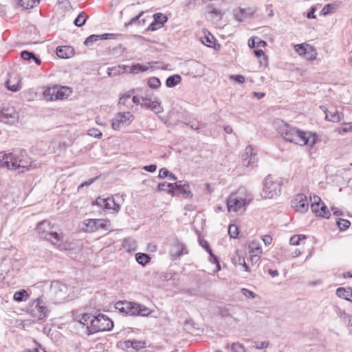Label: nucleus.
Segmentation results:
<instances>
[{
	"label": "nucleus",
	"instance_id": "nucleus-1",
	"mask_svg": "<svg viewBox=\"0 0 352 352\" xmlns=\"http://www.w3.org/2000/svg\"><path fill=\"white\" fill-rule=\"evenodd\" d=\"M279 133L286 140L300 146L307 145L313 147L317 140L315 133L291 127L287 124H283L279 129Z\"/></svg>",
	"mask_w": 352,
	"mask_h": 352
},
{
	"label": "nucleus",
	"instance_id": "nucleus-2",
	"mask_svg": "<svg viewBox=\"0 0 352 352\" xmlns=\"http://www.w3.org/2000/svg\"><path fill=\"white\" fill-rule=\"evenodd\" d=\"M26 152L21 149H14L12 153H0V166L8 169H16L21 168L22 171L29 170L31 168H35L36 164L30 163L28 164L26 162Z\"/></svg>",
	"mask_w": 352,
	"mask_h": 352
},
{
	"label": "nucleus",
	"instance_id": "nucleus-3",
	"mask_svg": "<svg viewBox=\"0 0 352 352\" xmlns=\"http://www.w3.org/2000/svg\"><path fill=\"white\" fill-rule=\"evenodd\" d=\"M253 199L250 194L244 188H240L237 191L230 194L227 199V209L229 212L242 214L247 206Z\"/></svg>",
	"mask_w": 352,
	"mask_h": 352
},
{
	"label": "nucleus",
	"instance_id": "nucleus-4",
	"mask_svg": "<svg viewBox=\"0 0 352 352\" xmlns=\"http://www.w3.org/2000/svg\"><path fill=\"white\" fill-rule=\"evenodd\" d=\"M36 232L40 238L46 240L53 246L59 248L63 240V235L54 230V224L48 220H43L36 226Z\"/></svg>",
	"mask_w": 352,
	"mask_h": 352
},
{
	"label": "nucleus",
	"instance_id": "nucleus-5",
	"mask_svg": "<svg viewBox=\"0 0 352 352\" xmlns=\"http://www.w3.org/2000/svg\"><path fill=\"white\" fill-rule=\"evenodd\" d=\"M115 308L120 313L129 316H147L151 311L144 305L129 301H118Z\"/></svg>",
	"mask_w": 352,
	"mask_h": 352
},
{
	"label": "nucleus",
	"instance_id": "nucleus-6",
	"mask_svg": "<svg viewBox=\"0 0 352 352\" xmlns=\"http://www.w3.org/2000/svg\"><path fill=\"white\" fill-rule=\"evenodd\" d=\"M283 179L272 175H267L263 182V194L265 199H273L281 192Z\"/></svg>",
	"mask_w": 352,
	"mask_h": 352
},
{
	"label": "nucleus",
	"instance_id": "nucleus-7",
	"mask_svg": "<svg viewBox=\"0 0 352 352\" xmlns=\"http://www.w3.org/2000/svg\"><path fill=\"white\" fill-rule=\"evenodd\" d=\"M139 97L140 98L139 104L142 108L153 111L156 114L163 111L161 102L148 90L144 91L139 88Z\"/></svg>",
	"mask_w": 352,
	"mask_h": 352
},
{
	"label": "nucleus",
	"instance_id": "nucleus-8",
	"mask_svg": "<svg viewBox=\"0 0 352 352\" xmlns=\"http://www.w3.org/2000/svg\"><path fill=\"white\" fill-rule=\"evenodd\" d=\"M113 327V322L107 316L100 314L93 316L90 320V326H87L88 335L99 331H110Z\"/></svg>",
	"mask_w": 352,
	"mask_h": 352
},
{
	"label": "nucleus",
	"instance_id": "nucleus-9",
	"mask_svg": "<svg viewBox=\"0 0 352 352\" xmlns=\"http://www.w3.org/2000/svg\"><path fill=\"white\" fill-rule=\"evenodd\" d=\"M110 221L102 219H87L83 221L81 229L85 232H95L99 229L107 230Z\"/></svg>",
	"mask_w": 352,
	"mask_h": 352
},
{
	"label": "nucleus",
	"instance_id": "nucleus-10",
	"mask_svg": "<svg viewBox=\"0 0 352 352\" xmlns=\"http://www.w3.org/2000/svg\"><path fill=\"white\" fill-rule=\"evenodd\" d=\"M140 98L139 97V88L131 89L123 94L119 99L118 104L125 107L127 109H131L134 105H138Z\"/></svg>",
	"mask_w": 352,
	"mask_h": 352
},
{
	"label": "nucleus",
	"instance_id": "nucleus-11",
	"mask_svg": "<svg viewBox=\"0 0 352 352\" xmlns=\"http://www.w3.org/2000/svg\"><path fill=\"white\" fill-rule=\"evenodd\" d=\"M51 291L54 295L56 302L60 303L68 297V287L66 284L56 280L51 284Z\"/></svg>",
	"mask_w": 352,
	"mask_h": 352
},
{
	"label": "nucleus",
	"instance_id": "nucleus-12",
	"mask_svg": "<svg viewBox=\"0 0 352 352\" xmlns=\"http://www.w3.org/2000/svg\"><path fill=\"white\" fill-rule=\"evenodd\" d=\"M19 116L14 107L0 102V120L6 123L13 124L18 120Z\"/></svg>",
	"mask_w": 352,
	"mask_h": 352
},
{
	"label": "nucleus",
	"instance_id": "nucleus-13",
	"mask_svg": "<svg viewBox=\"0 0 352 352\" xmlns=\"http://www.w3.org/2000/svg\"><path fill=\"white\" fill-rule=\"evenodd\" d=\"M225 12L217 3H210L205 7L204 15L210 21L221 20Z\"/></svg>",
	"mask_w": 352,
	"mask_h": 352
},
{
	"label": "nucleus",
	"instance_id": "nucleus-14",
	"mask_svg": "<svg viewBox=\"0 0 352 352\" xmlns=\"http://www.w3.org/2000/svg\"><path fill=\"white\" fill-rule=\"evenodd\" d=\"M133 120L130 112L118 113L112 120L111 126L114 130H119L122 126H126Z\"/></svg>",
	"mask_w": 352,
	"mask_h": 352
},
{
	"label": "nucleus",
	"instance_id": "nucleus-15",
	"mask_svg": "<svg viewBox=\"0 0 352 352\" xmlns=\"http://www.w3.org/2000/svg\"><path fill=\"white\" fill-rule=\"evenodd\" d=\"M296 52L300 55L304 56L308 60H313L316 58V50L308 44H298L295 47Z\"/></svg>",
	"mask_w": 352,
	"mask_h": 352
},
{
	"label": "nucleus",
	"instance_id": "nucleus-16",
	"mask_svg": "<svg viewBox=\"0 0 352 352\" xmlns=\"http://www.w3.org/2000/svg\"><path fill=\"white\" fill-rule=\"evenodd\" d=\"M47 308L44 305V302L37 299L31 306L30 314L37 320H43L47 316Z\"/></svg>",
	"mask_w": 352,
	"mask_h": 352
},
{
	"label": "nucleus",
	"instance_id": "nucleus-17",
	"mask_svg": "<svg viewBox=\"0 0 352 352\" xmlns=\"http://www.w3.org/2000/svg\"><path fill=\"white\" fill-rule=\"evenodd\" d=\"M292 207L299 212H305L309 208L307 196L304 194H298L291 201Z\"/></svg>",
	"mask_w": 352,
	"mask_h": 352
},
{
	"label": "nucleus",
	"instance_id": "nucleus-18",
	"mask_svg": "<svg viewBox=\"0 0 352 352\" xmlns=\"http://www.w3.org/2000/svg\"><path fill=\"white\" fill-rule=\"evenodd\" d=\"M241 158L243 165L246 167H253L258 160L256 153L252 146H248L245 148L244 153L241 155Z\"/></svg>",
	"mask_w": 352,
	"mask_h": 352
},
{
	"label": "nucleus",
	"instance_id": "nucleus-19",
	"mask_svg": "<svg viewBox=\"0 0 352 352\" xmlns=\"http://www.w3.org/2000/svg\"><path fill=\"white\" fill-rule=\"evenodd\" d=\"M96 204L104 209L113 210L115 212H118L120 210L119 204L115 202L114 199L112 197H108L106 198L98 197L96 199Z\"/></svg>",
	"mask_w": 352,
	"mask_h": 352
},
{
	"label": "nucleus",
	"instance_id": "nucleus-20",
	"mask_svg": "<svg viewBox=\"0 0 352 352\" xmlns=\"http://www.w3.org/2000/svg\"><path fill=\"white\" fill-rule=\"evenodd\" d=\"M184 245L183 243L178 241L177 240L174 241L170 245V254L173 259H177L179 258L184 250Z\"/></svg>",
	"mask_w": 352,
	"mask_h": 352
},
{
	"label": "nucleus",
	"instance_id": "nucleus-21",
	"mask_svg": "<svg viewBox=\"0 0 352 352\" xmlns=\"http://www.w3.org/2000/svg\"><path fill=\"white\" fill-rule=\"evenodd\" d=\"M173 191L179 193L186 195V197H192V194L190 190V186L188 183H184L182 181H179L173 184Z\"/></svg>",
	"mask_w": 352,
	"mask_h": 352
},
{
	"label": "nucleus",
	"instance_id": "nucleus-22",
	"mask_svg": "<svg viewBox=\"0 0 352 352\" xmlns=\"http://www.w3.org/2000/svg\"><path fill=\"white\" fill-rule=\"evenodd\" d=\"M56 55L61 58H68L74 54V48L70 46H59L56 50Z\"/></svg>",
	"mask_w": 352,
	"mask_h": 352
},
{
	"label": "nucleus",
	"instance_id": "nucleus-23",
	"mask_svg": "<svg viewBox=\"0 0 352 352\" xmlns=\"http://www.w3.org/2000/svg\"><path fill=\"white\" fill-rule=\"evenodd\" d=\"M114 38V34H103L101 35H96V34H92L88 36L84 44L85 45H90L94 42L98 41L100 39H112Z\"/></svg>",
	"mask_w": 352,
	"mask_h": 352
},
{
	"label": "nucleus",
	"instance_id": "nucleus-24",
	"mask_svg": "<svg viewBox=\"0 0 352 352\" xmlns=\"http://www.w3.org/2000/svg\"><path fill=\"white\" fill-rule=\"evenodd\" d=\"M56 100H64L67 98L72 93V89L68 87L55 85Z\"/></svg>",
	"mask_w": 352,
	"mask_h": 352
},
{
	"label": "nucleus",
	"instance_id": "nucleus-25",
	"mask_svg": "<svg viewBox=\"0 0 352 352\" xmlns=\"http://www.w3.org/2000/svg\"><path fill=\"white\" fill-rule=\"evenodd\" d=\"M128 67L126 65H118L107 69V74L109 76L114 77L121 74L127 73Z\"/></svg>",
	"mask_w": 352,
	"mask_h": 352
},
{
	"label": "nucleus",
	"instance_id": "nucleus-26",
	"mask_svg": "<svg viewBox=\"0 0 352 352\" xmlns=\"http://www.w3.org/2000/svg\"><path fill=\"white\" fill-rule=\"evenodd\" d=\"M336 295L341 298L352 302V288L351 287H338L336 289Z\"/></svg>",
	"mask_w": 352,
	"mask_h": 352
},
{
	"label": "nucleus",
	"instance_id": "nucleus-27",
	"mask_svg": "<svg viewBox=\"0 0 352 352\" xmlns=\"http://www.w3.org/2000/svg\"><path fill=\"white\" fill-rule=\"evenodd\" d=\"M8 89L12 91H18L21 89V80L19 78H9L6 82Z\"/></svg>",
	"mask_w": 352,
	"mask_h": 352
},
{
	"label": "nucleus",
	"instance_id": "nucleus-28",
	"mask_svg": "<svg viewBox=\"0 0 352 352\" xmlns=\"http://www.w3.org/2000/svg\"><path fill=\"white\" fill-rule=\"evenodd\" d=\"M56 87H55V85L51 87H45L43 91L45 100L48 101L57 100L56 97Z\"/></svg>",
	"mask_w": 352,
	"mask_h": 352
},
{
	"label": "nucleus",
	"instance_id": "nucleus-29",
	"mask_svg": "<svg viewBox=\"0 0 352 352\" xmlns=\"http://www.w3.org/2000/svg\"><path fill=\"white\" fill-rule=\"evenodd\" d=\"M249 253L261 255L263 253L262 248L260 242L257 241H252L249 244Z\"/></svg>",
	"mask_w": 352,
	"mask_h": 352
},
{
	"label": "nucleus",
	"instance_id": "nucleus-30",
	"mask_svg": "<svg viewBox=\"0 0 352 352\" xmlns=\"http://www.w3.org/2000/svg\"><path fill=\"white\" fill-rule=\"evenodd\" d=\"M93 318V316L89 314H80L76 318V320L79 323L85 326L87 329V326H90V320Z\"/></svg>",
	"mask_w": 352,
	"mask_h": 352
},
{
	"label": "nucleus",
	"instance_id": "nucleus-31",
	"mask_svg": "<svg viewBox=\"0 0 352 352\" xmlns=\"http://www.w3.org/2000/svg\"><path fill=\"white\" fill-rule=\"evenodd\" d=\"M323 111L325 113L326 120L333 122H338L340 121V115L337 111L331 112L329 111L326 108H324Z\"/></svg>",
	"mask_w": 352,
	"mask_h": 352
},
{
	"label": "nucleus",
	"instance_id": "nucleus-32",
	"mask_svg": "<svg viewBox=\"0 0 352 352\" xmlns=\"http://www.w3.org/2000/svg\"><path fill=\"white\" fill-rule=\"evenodd\" d=\"M21 58L25 60H30L32 59L36 65L41 64V60L35 56V54L32 52L28 51H22L21 53Z\"/></svg>",
	"mask_w": 352,
	"mask_h": 352
},
{
	"label": "nucleus",
	"instance_id": "nucleus-33",
	"mask_svg": "<svg viewBox=\"0 0 352 352\" xmlns=\"http://www.w3.org/2000/svg\"><path fill=\"white\" fill-rule=\"evenodd\" d=\"M40 0H19V3L24 9H31L38 4Z\"/></svg>",
	"mask_w": 352,
	"mask_h": 352
},
{
	"label": "nucleus",
	"instance_id": "nucleus-34",
	"mask_svg": "<svg viewBox=\"0 0 352 352\" xmlns=\"http://www.w3.org/2000/svg\"><path fill=\"white\" fill-rule=\"evenodd\" d=\"M182 80L179 75L175 74L169 76L166 80V85L168 87H173L176 86Z\"/></svg>",
	"mask_w": 352,
	"mask_h": 352
},
{
	"label": "nucleus",
	"instance_id": "nucleus-35",
	"mask_svg": "<svg viewBox=\"0 0 352 352\" xmlns=\"http://www.w3.org/2000/svg\"><path fill=\"white\" fill-rule=\"evenodd\" d=\"M125 343L127 347L131 346L135 349H140L146 347V343L142 341L127 340Z\"/></svg>",
	"mask_w": 352,
	"mask_h": 352
},
{
	"label": "nucleus",
	"instance_id": "nucleus-36",
	"mask_svg": "<svg viewBox=\"0 0 352 352\" xmlns=\"http://www.w3.org/2000/svg\"><path fill=\"white\" fill-rule=\"evenodd\" d=\"M29 295L25 289H21L15 292L14 294V300L17 302L25 301L28 299Z\"/></svg>",
	"mask_w": 352,
	"mask_h": 352
},
{
	"label": "nucleus",
	"instance_id": "nucleus-37",
	"mask_svg": "<svg viewBox=\"0 0 352 352\" xmlns=\"http://www.w3.org/2000/svg\"><path fill=\"white\" fill-rule=\"evenodd\" d=\"M127 67H128L127 73H132V74H138L139 72H144L148 69V67L143 66L140 64H135L131 67L127 66Z\"/></svg>",
	"mask_w": 352,
	"mask_h": 352
},
{
	"label": "nucleus",
	"instance_id": "nucleus-38",
	"mask_svg": "<svg viewBox=\"0 0 352 352\" xmlns=\"http://www.w3.org/2000/svg\"><path fill=\"white\" fill-rule=\"evenodd\" d=\"M267 45L266 42L260 39L258 37L250 38L248 40V45L250 47L253 48L256 46L265 47Z\"/></svg>",
	"mask_w": 352,
	"mask_h": 352
},
{
	"label": "nucleus",
	"instance_id": "nucleus-39",
	"mask_svg": "<svg viewBox=\"0 0 352 352\" xmlns=\"http://www.w3.org/2000/svg\"><path fill=\"white\" fill-rule=\"evenodd\" d=\"M135 259L139 264H140L142 265H145L146 263H148L150 261L151 258L146 254L137 253L135 254Z\"/></svg>",
	"mask_w": 352,
	"mask_h": 352
},
{
	"label": "nucleus",
	"instance_id": "nucleus-40",
	"mask_svg": "<svg viewBox=\"0 0 352 352\" xmlns=\"http://www.w3.org/2000/svg\"><path fill=\"white\" fill-rule=\"evenodd\" d=\"M174 184L171 183L167 184L166 182L160 183L157 186L158 191H168V192L173 193Z\"/></svg>",
	"mask_w": 352,
	"mask_h": 352
},
{
	"label": "nucleus",
	"instance_id": "nucleus-41",
	"mask_svg": "<svg viewBox=\"0 0 352 352\" xmlns=\"http://www.w3.org/2000/svg\"><path fill=\"white\" fill-rule=\"evenodd\" d=\"M214 36L210 33L201 38L202 43L208 47H212L214 43Z\"/></svg>",
	"mask_w": 352,
	"mask_h": 352
},
{
	"label": "nucleus",
	"instance_id": "nucleus-42",
	"mask_svg": "<svg viewBox=\"0 0 352 352\" xmlns=\"http://www.w3.org/2000/svg\"><path fill=\"white\" fill-rule=\"evenodd\" d=\"M154 21L158 23L159 26L162 27L163 24L167 21L166 16L162 13H157L153 15Z\"/></svg>",
	"mask_w": 352,
	"mask_h": 352
},
{
	"label": "nucleus",
	"instance_id": "nucleus-43",
	"mask_svg": "<svg viewBox=\"0 0 352 352\" xmlns=\"http://www.w3.org/2000/svg\"><path fill=\"white\" fill-rule=\"evenodd\" d=\"M244 258L243 256L239 255L238 252H235L231 257V261L234 265H241L243 262Z\"/></svg>",
	"mask_w": 352,
	"mask_h": 352
},
{
	"label": "nucleus",
	"instance_id": "nucleus-44",
	"mask_svg": "<svg viewBox=\"0 0 352 352\" xmlns=\"http://www.w3.org/2000/svg\"><path fill=\"white\" fill-rule=\"evenodd\" d=\"M147 83H148V87L152 88V89H157L161 85L160 79L158 78H156V77L150 78L148 80Z\"/></svg>",
	"mask_w": 352,
	"mask_h": 352
},
{
	"label": "nucleus",
	"instance_id": "nucleus-45",
	"mask_svg": "<svg viewBox=\"0 0 352 352\" xmlns=\"http://www.w3.org/2000/svg\"><path fill=\"white\" fill-rule=\"evenodd\" d=\"M316 215L326 219H329L331 214L328 210L327 206L322 203L319 210L318 214H317Z\"/></svg>",
	"mask_w": 352,
	"mask_h": 352
},
{
	"label": "nucleus",
	"instance_id": "nucleus-46",
	"mask_svg": "<svg viewBox=\"0 0 352 352\" xmlns=\"http://www.w3.org/2000/svg\"><path fill=\"white\" fill-rule=\"evenodd\" d=\"M87 16L84 12H81L78 14L77 18L74 20V24L76 26L80 27L85 23Z\"/></svg>",
	"mask_w": 352,
	"mask_h": 352
},
{
	"label": "nucleus",
	"instance_id": "nucleus-47",
	"mask_svg": "<svg viewBox=\"0 0 352 352\" xmlns=\"http://www.w3.org/2000/svg\"><path fill=\"white\" fill-rule=\"evenodd\" d=\"M234 18L239 22H242L244 21V10L239 9L234 10Z\"/></svg>",
	"mask_w": 352,
	"mask_h": 352
},
{
	"label": "nucleus",
	"instance_id": "nucleus-48",
	"mask_svg": "<svg viewBox=\"0 0 352 352\" xmlns=\"http://www.w3.org/2000/svg\"><path fill=\"white\" fill-rule=\"evenodd\" d=\"M336 314L340 318H342L344 321H348L349 323L351 322V316L349 314H347L344 310L340 308H337Z\"/></svg>",
	"mask_w": 352,
	"mask_h": 352
},
{
	"label": "nucleus",
	"instance_id": "nucleus-49",
	"mask_svg": "<svg viewBox=\"0 0 352 352\" xmlns=\"http://www.w3.org/2000/svg\"><path fill=\"white\" fill-rule=\"evenodd\" d=\"M232 352H246L244 346L239 342H234L231 345Z\"/></svg>",
	"mask_w": 352,
	"mask_h": 352
},
{
	"label": "nucleus",
	"instance_id": "nucleus-50",
	"mask_svg": "<svg viewBox=\"0 0 352 352\" xmlns=\"http://www.w3.org/2000/svg\"><path fill=\"white\" fill-rule=\"evenodd\" d=\"M228 234L231 238L236 239L239 234L237 226L236 225H230L228 228Z\"/></svg>",
	"mask_w": 352,
	"mask_h": 352
},
{
	"label": "nucleus",
	"instance_id": "nucleus-51",
	"mask_svg": "<svg viewBox=\"0 0 352 352\" xmlns=\"http://www.w3.org/2000/svg\"><path fill=\"white\" fill-rule=\"evenodd\" d=\"M208 253L210 255L209 261L211 263H215L216 266H217V271H219L221 270V265H220L218 257L213 254L212 250L210 252H208Z\"/></svg>",
	"mask_w": 352,
	"mask_h": 352
},
{
	"label": "nucleus",
	"instance_id": "nucleus-52",
	"mask_svg": "<svg viewBox=\"0 0 352 352\" xmlns=\"http://www.w3.org/2000/svg\"><path fill=\"white\" fill-rule=\"evenodd\" d=\"M306 236L305 235H294L290 238L289 243L292 245H299L301 239H305Z\"/></svg>",
	"mask_w": 352,
	"mask_h": 352
},
{
	"label": "nucleus",
	"instance_id": "nucleus-53",
	"mask_svg": "<svg viewBox=\"0 0 352 352\" xmlns=\"http://www.w3.org/2000/svg\"><path fill=\"white\" fill-rule=\"evenodd\" d=\"M337 224L340 230H344L350 226L351 223L346 219H340L337 221Z\"/></svg>",
	"mask_w": 352,
	"mask_h": 352
},
{
	"label": "nucleus",
	"instance_id": "nucleus-54",
	"mask_svg": "<svg viewBox=\"0 0 352 352\" xmlns=\"http://www.w3.org/2000/svg\"><path fill=\"white\" fill-rule=\"evenodd\" d=\"M88 135L94 138H100L102 137V133L97 129L93 128L88 131Z\"/></svg>",
	"mask_w": 352,
	"mask_h": 352
},
{
	"label": "nucleus",
	"instance_id": "nucleus-55",
	"mask_svg": "<svg viewBox=\"0 0 352 352\" xmlns=\"http://www.w3.org/2000/svg\"><path fill=\"white\" fill-rule=\"evenodd\" d=\"M241 293L248 298H254L256 297V294L252 291L246 288L241 289Z\"/></svg>",
	"mask_w": 352,
	"mask_h": 352
},
{
	"label": "nucleus",
	"instance_id": "nucleus-56",
	"mask_svg": "<svg viewBox=\"0 0 352 352\" xmlns=\"http://www.w3.org/2000/svg\"><path fill=\"white\" fill-rule=\"evenodd\" d=\"M170 173L168 170L166 168H161L159 171V177L160 178H165L168 177L169 175H170Z\"/></svg>",
	"mask_w": 352,
	"mask_h": 352
},
{
	"label": "nucleus",
	"instance_id": "nucleus-57",
	"mask_svg": "<svg viewBox=\"0 0 352 352\" xmlns=\"http://www.w3.org/2000/svg\"><path fill=\"white\" fill-rule=\"evenodd\" d=\"M199 245L206 250L207 252H210L212 249L209 246L208 242L204 239H199Z\"/></svg>",
	"mask_w": 352,
	"mask_h": 352
},
{
	"label": "nucleus",
	"instance_id": "nucleus-58",
	"mask_svg": "<svg viewBox=\"0 0 352 352\" xmlns=\"http://www.w3.org/2000/svg\"><path fill=\"white\" fill-rule=\"evenodd\" d=\"M269 346V342H255L254 346L258 349H265Z\"/></svg>",
	"mask_w": 352,
	"mask_h": 352
},
{
	"label": "nucleus",
	"instance_id": "nucleus-59",
	"mask_svg": "<svg viewBox=\"0 0 352 352\" xmlns=\"http://www.w3.org/2000/svg\"><path fill=\"white\" fill-rule=\"evenodd\" d=\"M230 78L238 83H243L245 81V78L242 75H233L230 76Z\"/></svg>",
	"mask_w": 352,
	"mask_h": 352
},
{
	"label": "nucleus",
	"instance_id": "nucleus-60",
	"mask_svg": "<svg viewBox=\"0 0 352 352\" xmlns=\"http://www.w3.org/2000/svg\"><path fill=\"white\" fill-rule=\"evenodd\" d=\"M96 179V178H93V179H89L88 181H86L83 183H82L78 187V190L80 191V190L85 187V186H89V185H91L95 180Z\"/></svg>",
	"mask_w": 352,
	"mask_h": 352
},
{
	"label": "nucleus",
	"instance_id": "nucleus-61",
	"mask_svg": "<svg viewBox=\"0 0 352 352\" xmlns=\"http://www.w3.org/2000/svg\"><path fill=\"white\" fill-rule=\"evenodd\" d=\"M331 9H333V6L332 5L328 4V5L325 6L322 10V14L327 15V14H329L330 12H331Z\"/></svg>",
	"mask_w": 352,
	"mask_h": 352
},
{
	"label": "nucleus",
	"instance_id": "nucleus-62",
	"mask_svg": "<svg viewBox=\"0 0 352 352\" xmlns=\"http://www.w3.org/2000/svg\"><path fill=\"white\" fill-rule=\"evenodd\" d=\"M143 14H144V12H141L138 15H137L135 17L132 18L131 20L126 25H132V24L136 23L138 22V23H140L139 19L140 18V16Z\"/></svg>",
	"mask_w": 352,
	"mask_h": 352
},
{
	"label": "nucleus",
	"instance_id": "nucleus-63",
	"mask_svg": "<svg viewBox=\"0 0 352 352\" xmlns=\"http://www.w3.org/2000/svg\"><path fill=\"white\" fill-rule=\"evenodd\" d=\"M143 169L148 171V172H150V173H153L157 169V166L155 165V164H151V165H148V166H144L143 167Z\"/></svg>",
	"mask_w": 352,
	"mask_h": 352
},
{
	"label": "nucleus",
	"instance_id": "nucleus-64",
	"mask_svg": "<svg viewBox=\"0 0 352 352\" xmlns=\"http://www.w3.org/2000/svg\"><path fill=\"white\" fill-rule=\"evenodd\" d=\"M342 131L344 133L351 132L352 131V124L351 123L344 124V126L342 128Z\"/></svg>",
	"mask_w": 352,
	"mask_h": 352
}]
</instances>
